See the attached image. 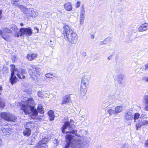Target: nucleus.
<instances>
[{
  "label": "nucleus",
  "mask_w": 148,
  "mask_h": 148,
  "mask_svg": "<svg viewBox=\"0 0 148 148\" xmlns=\"http://www.w3.org/2000/svg\"><path fill=\"white\" fill-rule=\"evenodd\" d=\"M24 100L25 101V103L22 104L21 110H23L26 114H29L31 111L32 116H37L38 114V112L36 109H34V106L35 103L33 99L31 97H25Z\"/></svg>",
  "instance_id": "f257e3e1"
},
{
  "label": "nucleus",
  "mask_w": 148,
  "mask_h": 148,
  "mask_svg": "<svg viewBox=\"0 0 148 148\" xmlns=\"http://www.w3.org/2000/svg\"><path fill=\"white\" fill-rule=\"evenodd\" d=\"M62 34L65 38L71 43L74 44L76 42L78 38L77 35L68 25L64 26Z\"/></svg>",
  "instance_id": "f03ea898"
},
{
  "label": "nucleus",
  "mask_w": 148,
  "mask_h": 148,
  "mask_svg": "<svg viewBox=\"0 0 148 148\" xmlns=\"http://www.w3.org/2000/svg\"><path fill=\"white\" fill-rule=\"evenodd\" d=\"M75 125L72 124H70L69 121H66L64 123V124L62 128V132L64 133L66 129H67L68 131L66 132V139H73L74 136V134H75L77 132V131L75 129Z\"/></svg>",
  "instance_id": "7ed1b4c3"
},
{
  "label": "nucleus",
  "mask_w": 148,
  "mask_h": 148,
  "mask_svg": "<svg viewBox=\"0 0 148 148\" xmlns=\"http://www.w3.org/2000/svg\"><path fill=\"white\" fill-rule=\"evenodd\" d=\"M12 73L11 74L10 78V82L11 84L13 85L16 82L18 79L14 75L16 74L17 76L20 79H23L25 78V75L26 73V71L23 69L19 68L17 70L12 71Z\"/></svg>",
  "instance_id": "20e7f679"
},
{
  "label": "nucleus",
  "mask_w": 148,
  "mask_h": 148,
  "mask_svg": "<svg viewBox=\"0 0 148 148\" xmlns=\"http://www.w3.org/2000/svg\"><path fill=\"white\" fill-rule=\"evenodd\" d=\"M90 79V75L88 74H85L82 77L81 80L79 92L83 95H84L87 91L86 83L89 81Z\"/></svg>",
  "instance_id": "39448f33"
},
{
  "label": "nucleus",
  "mask_w": 148,
  "mask_h": 148,
  "mask_svg": "<svg viewBox=\"0 0 148 148\" xmlns=\"http://www.w3.org/2000/svg\"><path fill=\"white\" fill-rule=\"evenodd\" d=\"M23 10L21 11L25 14V17L29 19H31V17L34 18L38 15L37 12L31 8L28 9L24 7Z\"/></svg>",
  "instance_id": "423d86ee"
},
{
  "label": "nucleus",
  "mask_w": 148,
  "mask_h": 148,
  "mask_svg": "<svg viewBox=\"0 0 148 148\" xmlns=\"http://www.w3.org/2000/svg\"><path fill=\"white\" fill-rule=\"evenodd\" d=\"M40 71V69L37 67L29 69V72L30 77L34 80H37L39 76Z\"/></svg>",
  "instance_id": "0eeeda50"
},
{
  "label": "nucleus",
  "mask_w": 148,
  "mask_h": 148,
  "mask_svg": "<svg viewBox=\"0 0 148 148\" xmlns=\"http://www.w3.org/2000/svg\"><path fill=\"white\" fill-rule=\"evenodd\" d=\"M1 117L5 120L14 122L16 117L12 115L8 112H1L0 114Z\"/></svg>",
  "instance_id": "6e6552de"
},
{
  "label": "nucleus",
  "mask_w": 148,
  "mask_h": 148,
  "mask_svg": "<svg viewBox=\"0 0 148 148\" xmlns=\"http://www.w3.org/2000/svg\"><path fill=\"white\" fill-rule=\"evenodd\" d=\"M19 32L21 33V35L26 36H29L32 34L31 28L28 27L27 28H22L20 29Z\"/></svg>",
  "instance_id": "1a4fd4ad"
},
{
  "label": "nucleus",
  "mask_w": 148,
  "mask_h": 148,
  "mask_svg": "<svg viewBox=\"0 0 148 148\" xmlns=\"http://www.w3.org/2000/svg\"><path fill=\"white\" fill-rule=\"evenodd\" d=\"M147 124H148V121L147 120H143L140 121L139 120L138 123H136V129L137 130L139 128L141 127L143 125Z\"/></svg>",
  "instance_id": "9d476101"
},
{
  "label": "nucleus",
  "mask_w": 148,
  "mask_h": 148,
  "mask_svg": "<svg viewBox=\"0 0 148 148\" xmlns=\"http://www.w3.org/2000/svg\"><path fill=\"white\" fill-rule=\"evenodd\" d=\"M70 101L69 95H66L63 97L61 104L62 105L66 104L69 103Z\"/></svg>",
  "instance_id": "9b49d317"
},
{
  "label": "nucleus",
  "mask_w": 148,
  "mask_h": 148,
  "mask_svg": "<svg viewBox=\"0 0 148 148\" xmlns=\"http://www.w3.org/2000/svg\"><path fill=\"white\" fill-rule=\"evenodd\" d=\"M46 140L45 139L42 140L41 141L39 142L34 148H43V147H46Z\"/></svg>",
  "instance_id": "f8f14e48"
},
{
  "label": "nucleus",
  "mask_w": 148,
  "mask_h": 148,
  "mask_svg": "<svg viewBox=\"0 0 148 148\" xmlns=\"http://www.w3.org/2000/svg\"><path fill=\"white\" fill-rule=\"evenodd\" d=\"M148 29V24L145 23L141 25L138 28V30L140 32L145 31Z\"/></svg>",
  "instance_id": "ddd939ff"
},
{
  "label": "nucleus",
  "mask_w": 148,
  "mask_h": 148,
  "mask_svg": "<svg viewBox=\"0 0 148 148\" xmlns=\"http://www.w3.org/2000/svg\"><path fill=\"white\" fill-rule=\"evenodd\" d=\"M133 115L132 113L127 112L125 116V119L127 121L133 120Z\"/></svg>",
  "instance_id": "4468645a"
},
{
  "label": "nucleus",
  "mask_w": 148,
  "mask_h": 148,
  "mask_svg": "<svg viewBox=\"0 0 148 148\" xmlns=\"http://www.w3.org/2000/svg\"><path fill=\"white\" fill-rule=\"evenodd\" d=\"M1 129L3 133H8L10 130V129L8 125L3 126Z\"/></svg>",
  "instance_id": "2eb2a0df"
},
{
  "label": "nucleus",
  "mask_w": 148,
  "mask_h": 148,
  "mask_svg": "<svg viewBox=\"0 0 148 148\" xmlns=\"http://www.w3.org/2000/svg\"><path fill=\"white\" fill-rule=\"evenodd\" d=\"M37 56V55L34 53L29 54L27 55V58L29 60H32L34 59Z\"/></svg>",
  "instance_id": "dca6fc26"
},
{
  "label": "nucleus",
  "mask_w": 148,
  "mask_h": 148,
  "mask_svg": "<svg viewBox=\"0 0 148 148\" xmlns=\"http://www.w3.org/2000/svg\"><path fill=\"white\" fill-rule=\"evenodd\" d=\"M64 7L67 11H70L72 10V7L71 4L70 2H68L65 3Z\"/></svg>",
  "instance_id": "f3484780"
},
{
  "label": "nucleus",
  "mask_w": 148,
  "mask_h": 148,
  "mask_svg": "<svg viewBox=\"0 0 148 148\" xmlns=\"http://www.w3.org/2000/svg\"><path fill=\"white\" fill-rule=\"evenodd\" d=\"M124 77V75L123 74H120L118 75L117 77V80L119 84L122 83V82Z\"/></svg>",
  "instance_id": "a211bd4d"
},
{
  "label": "nucleus",
  "mask_w": 148,
  "mask_h": 148,
  "mask_svg": "<svg viewBox=\"0 0 148 148\" xmlns=\"http://www.w3.org/2000/svg\"><path fill=\"white\" fill-rule=\"evenodd\" d=\"M48 115L50 117V120L51 121L54 119L55 116L54 115V112L52 110L49 111L48 112Z\"/></svg>",
  "instance_id": "6ab92c4d"
},
{
  "label": "nucleus",
  "mask_w": 148,
  "mask_h": 148,
  "mask_svg": "<svg viewBox=\"0 0 148 148\" xmlns=\"http://www.w3.org/2000/svg\"><path fill=\"white\" fill-rule=\"evenodd\" d=\"M17 1H16L14 2V3H12L13 6L17 7L18 8H20L21 11L23 10V8L24 6L21 5H19L17 3Z\"/></svg>",
  "instance_id": "aec40b11"
},
{
  "label": "nucleus",
  "mask_w": 148,
  "mask_h": 148,
  "mask_svg": "<svg viewBox=\"0 0 148 148\" xmlns=\"http://www.w3.org/2000/svg\"><path fill=\"white\" fill-rule=\"evenodd\" d=\"M1 36L6 41H9L10 40V35L8 34H5L3 33Z\"/></svg>",
  "instance_id": "412c9836"
},
{
  "label": "nucleus",
  "mask_w": 148,
  "mask_h": 148,
  "mask_svg": "<svg viewBox=\"0 0 148 148\" xmlns=\"http://www.w3.org/2000/svg\"><path fill=\"white\" fill-rule=\"evenodd\" d=\"M38 110L40 113H43L44 112V108H42V105L41 104H38Z\"/></svg>",
  "instance_id": "4be33fe9"
},
{
  "label": "nucleus",
  "mask_w": 148,
  "mask_h": 148,
  "mask_svg": "<svg viewBox=\"0 0 148 148\" xmlns=\"http://www.w3.org/2000/svg\"><path fill=\"white\" fill-rule=\"evenodd\" d=\"M123 110V107L122 106H118L115 107V112L116 114L120 112Z\"/></svg>",
  "instance_id": "5701e85b"
},
{
  "label": "nucleus",
  "mask_w": 148,
  "mask_h": 148,
  "mask_svg": "<svg viewBox=\"0 0 148 148\" xmlns=\"http://www.w3.org/2000/svg\"><path fill=\"white\" fill-rule=\"evenodd\" d=\"M31 132L30 129H25L23 132V134L25 136H29L31 134Z\"/></svg>",
  "instance_id": "b1692460"
},
{
  "label": "nucleus",
  "mask_w": 148,
  "mask_h": 148,
  "mask_svg": "<svg viewBox=\"0 0 148 148\" xmlns=\"http://www.w3.org/2000/svg\"><path fill=\"white\" fill-rule=\"evenodd\" d=\"M79 114L82 117L84 118L86 116V111L85 110H81L79 112Z\"/></svg>",
  "instance_id": "393cba45"
},
{
  "label": "nucleus",
  "mask_w": 148,
  "mask_h": 148,
  "mask_svg": "<svg viewBox=\"0 0 148 148\" xmlns=\"http://www.w3.org/2000/svg\"><path fill=\"white\" fill-rule=\"evenodd\" d=\"M32 123L30 122L26 123L25 126V129H30V128H32Z\"/></svg>",
  "instance_id": "a878e982"
},
{
  "label": "nucleus",
  "mask_w": 148,
  "mask_h": 148,
  "mask_svg": "<svg viewBox=\"0 0 148 148\" xmlns=\"http://www.w3.org/2000/svg\"><path fill=\"white\" fill-rule=\"evenodd\" d=\"M10 28L12 29L13 31H14L16 32L17 31H18L19 30L17 28V26L14 24H12L10 26Z\"/></svg>",
  "instance_id": "bb28decb"
},
{
  "label": "nucleus",
  "mask_w": 148,
  "mask_h": 148,
  "mask_svg": "<svg viewBox=\"0 0 148 148\" xmlns=\"http://www.w3.org/2000/svg\"><path fill=\"white\" fill-rule=\"evenodd\" d=\"M85 11L84 7L83 5L82 6V8L80 13V16H84Z\"/></svg>",
  "instance_id": "cd10ccee"
},
{
  "label": "nucleus",
  "mask_w": 148,
  "mask_h": 148,
  "mask_svg": "<svg viewBox=\"0 0 148 148\" xmlns=\"http://www.w3.org/2000/svg\"><path fill=\"white\" fill-rule=\"evenodd\" d=\"M111 41V39L110 38H106L103 41V43L104 44H106Z\"/></svg>",
  "instance_id": "c85d7f7f"
},
{
  "label": "nucleus",
  "mask_w": 148,
  "mask_h": 148,
  "mask_svg": "<svg viewBox=\"0 0 148 148\" xmlns=\"http://www.w3.org/2000/svg\"><path fill=\"white\" fill-rule=\"evenodd\" d=\"M5 106L3 100L0 97V107L2 108H3Z\"/></svg>",
  "instance_id": "c756f323"
},
{
  "label": "nucleus",
  "mask_w": 148,
  "mask_h": 148,
  "mask_svg": "<svg viewBox=\"0 0 148 148\" xmlns=\"http://www.w3.org/2000/svg\"><path fill=\"white\" fill-rule=\"evenodd\" d=\"M140 114L139 113H136L134 114V122H136V120L138 119L139 118Z\"/></svg>",
  "instance_id": "7c9ffc66"
},
{
  "label": "nucleus",
  "mask_w": 148,
  "mask_h": 148,
  "mask_svg": "<svg viewBox=\"0 0 148 148\" xmlns=\"http://www.w3.org/2000/svg\"><path fill=\"white\" fill-rule=\"evenodd\" d=\"M3 33H11L12 31L10 29L8 28H4L3 30Z\"/></svg>",
  "instance_id": "2f4dec72"
},
{
  "label": "nucleus",
  "mask_w": 148,
  "mask_h": 148,
  "mask_svg": "<svg viewBox=\"0 0 148 148\" xmlns=\"http://www.w3.org/2000/svg\"><path fill=\"white\" fill-rule=\"evenodd\" d=\"M84 20V16H80V23L81 25L83 24Z\"/></svg>",
  "instance_id": "473e14b6"
},
{
  "label": "nucleus",
  "mask_w": 148,
  "mask_h": 148,
  "mask_svg": "<svg viewBox=\"0 0 148 148\" xmlns=\"http://www.w3.org/2000/svg\"><path fill=\"white\" fill-rule=\"evenodd\" d=\"M107 111L108 112L110 115H111L112 114H116V113H115V111L113 110L112 109H108L107 110Z\"/></svg>",
  "instance_id": "72a5a7b5"
},
{
  "label": "nucleus",
  "mask_w": 148,
  "mask_h": 148,
  "mask_svg": "<svg viewBox=\"0 0 148 148\" xmlns=\"http://www.w3.org/2000/svg\"><path fill=\"white\" fill-rule=\"evenodd\" d=\"M45 76L47 78H52L53 75L50 73H47L45 74Z\"/></svg>",
  "instance_id": "f704fd0d"
},
{
  "label": "nucleus",
  "mask_w": 148,
  "mask_h": 148,
  "mask_svg": "<svg viewBox=\"0 0 148 148\" xmlns=\"http://www.w3.org/2000/svg\"><path fill=\"white\" fill-rule=\"evenodd\" d=\"M121 148H130V146L127 143L124 144Z\"/></svg>",
  "instance_id": "c9c22d12"
},
{
  "label": "nucleus",
  "mask_w": 148,
  "mask_h": 148,
  "mask_svg": "<svg viewBox=\"0 0 148 148\" xmlns=\"http://www.w3.org/2000/svg\"><path fill=\"white\" fill-rule=\"evenodd\" d=\"M11 66V74L12 73V71L14 70H18V69H15V66L14 64H12L10 65Z\"/></svg>",
  "instance_id": "e433bc0d"
},
{
  "label": "nucleus",
  "mask_w": 148,
  "mask_h": 148,
  "mask_svg": "<svg viewBox=\"0 0 148 148\" xmlns=\"http://www.w3.org/2000/svg\"><path fill=\"white\" fill-rule=\"evenodd\" d=\"M144 99L145 103H148V95H146L144 96Z\"/></svg>",
  "instance_id": "4c0bfd02"
},
{
  "label": "nucleus",
  "mask_w": 148,
  "mask_h": 148,
  "mask_svg": "<svg viewBox=\"0 0 148 148\" xmlns=\"http://www.w3.org/2000/svg\"><path fill=\"white\" fill-rule=\"evenodd\" d=\"M38 96L40 97H43V93L40 91H39L37 93Z\"/></svg>",
  "instance_id": "58836bf2"
},
{
  "label": "nucleus",
  "mask_w": 148,
  "mask_h": 148,
  "mask_svg": "<svg viewBox=\"0 0 148 148\" xmlns=\"http://www.w3.org/2000/svg\"><path fill=\"white\" fill-rule=\"evenodd\" d=\"M14 34H15V36H16L17 37H19L20 36H23V35H21V33L20 32H16Z\"/></svg>",
  "instance_id": "ea45409f"
},
{
  "label": "nucleus",
  "mask_w": 148,
  "mask_h": 148,
  "mask_svg": "<svg viewBox=\"0 0 148 148\" xmlns=\"http://www.w3.org/2000/svg\"><path fill=\"white\" fill-rule=\"evenodd\" d=\"M145 109L146 111H148V103H145Z\"/></svg>",
  "instance_id": "a19ab883"
},
{
  "label": "nucleus",
  "mask_w": 148,
  "mask_h": 148,
  "mask_svg": "<svg viewBox=\"0 0 148 148\" xmlns=\"http://www.w3.org/2000/svg\"><path fill=\"white\" fill-rule=\"evenodd\" d=\"M80 5V2L79 1H77L76 5V7L77 8H79Z\"/></svg>",
  "instance_id": "79ce46f5"
},
{
  "label": "nucleus",
  "mask_w": 148,
  "mask_h": 148,
  "mask_svg": "<svg viewBox=\"0 0 148 148\" xmlns=\"http://www.w3.org/2000/svg\"><path fill=\"white\" fill-rule=\"evenodd\" d=\"M143 80L148 82V77H144L143 78Z\"/></svg>",
  "instance_id": "37998d69"
},
{
  "label": "nucleus",
  "mask_w": 148,
  "mask_h": 148,
  "mask_svg": "<svg viewBox=\"0 0 148 148\" xmlns=\"http://www.w3.org/2000/svg\"><path fill=\"white\" fill-rule=\"evenodd\" d=\"M145 146L147 147H148V139L146 140V143H145Z\"/></svg>",
  "instance_id": "c03bdc74"
},
{
  "label": "nucleus",
  "mask_w": 148,
  "mask_h": 148,
  "mask_svg": "<svg viewBox=\"0 0 148 148\" xmlns=\"http://www.w3.org/2000/svg\"><path fill=\"white\" fill-rule=\"evenodd\" d=\"M2 10H0V19L2 17Z\"/></svg>",
  "instance_id": "a18cd8bd"
},
{
  "label": "nucleus",
  "mask_w": 148,
  "mask_h": 148,
  "mask_svg": "<svg viewBox=\"0 0 148 148\" xmlns=\"http://www.w3.org/2000/svg\"><path fill=\"white\" fill-rule=\"evenodd\" d=\"M145 70H148V63L145 65Z\"/></svg>",
  "instance_id": "49530a36"
},
{
  "label": "nucleus",
  "mask_w": 148,
  "mask_h": 148,
  "mask_svg": "<svg viewBox=\"0 0 148 148\" xmlns=\"http://www.w3.org/2000/svg\"><path fill=\"white\" fill-rule=\"evenodd\" d=\"M2 87L1 86H0V95H1V92L2 91Z\"/></svg>",
  "instance_id": "de8ad7c7"
},
{
  "label": "nucleus",
  "mask_w": 148,
  "mask_h": 148,
  "mask_svg": "<svg viewBox=\"0 0 148 148\" xmlns=\"http://www.w3.org/2000/svg\"><path fill=\"white\" fill-rule=\"evenodd\" d=\"M34 29L37 30V33H38V30H39L38 28L37 27H34Z\"/></svg>",
  "instance_id": "09e8293b"
},
{
  "label": "nucleus",
  "mask_w": 148,
  "mask_h": 148,
  "mask_svg": "<svg viewBox=\"0 0 148 148\" xmlns=\"http://www.w3.org/2000/svg\"><path fill=\"white\" fill-rule=\"evenodd\" d=\"M16 60V58L15 57L12 58V60L13 62H15Z\"/></svg>",
  "instance_id": "8fccbe9b"
},
{
  "label": "nucleus",
  "mask_w": 148,
  "mask_h": 148,
  "mask_svg": "<svg viewBox=\"0 0 148 148\" xmlns=\"http://www.w3.org/2000/svg\"><path fill=\"white\" fill-rule=\"evenodd\" d=\"M25 91L26 92L27 94H30V92H29V91H28L27 90H25Z\"/></svg>",
  "instance_id": "3c124183"
},
{
  "label": "nucleus",
  "mask_w": 148,
  "mask_h": 148,
  "mask_svg": "<svg viewBox=\"0 0 148 148\" xmlns=\"http://www.w3.org/2000/svg\"><path fill=\"white\" fill-rule=\"evenodd\" d=\"M3 33L2 32L1 30H0V36H1Z\"/></svg>",
  "instance_id": "603ef678"
},
{
  "label": "nucleus",
  "mask_w": 148,
  "mask_h": 148,
  "mask_svg": "<svg viewBox=\"0 0 148 148\" xmlns=\"http://www.w3.org/2000/svg\"><path fill=\"white\" fill-rule=\"evenodd\" d=\"M72 122H73V120H70V122H69V123H70V124H72Z\"/></svg>",
  "instance_id": "864d4df0"
},
{
  "label": "nucleus",
  "mask_w": 148,
  "mask_h": 148,
  "mask_svg": "<svg viewBox=\"0 0 148 148\" xmlns=\"http://www.w3.org/2000/svg\"><path fill=\"white\" fill-rule=\"evenodd\" d=\"M2 141L1 139H0V146L2 145Z\"/></svg>",
  "instance_id": "5fc2aeb1"
},
{
  "label": "nucleus",
  "mask_w": 148,
  "mask_h": 148,
  "mask_svg": "<svg viewBox=\"0 0 148 148\" xmlns=\"http://www.w3.org/2000/svg\"><path fill=\"white\" fill-rule=\"evenodd\" d=\"M20 25H21V26H23V25H24L23 24V23H20Z\"/></svg>",
  "instance_id": "6e6d98bb"
},
{
  "label": "nucleus",
  "mask_w": 148,
  "mask_h": 148,
  "mask_svg": "<svg viewBox=\"0 0 148 148\" xmlns=\"http://www.w3.org/2000/svg\"><path fill=\"white\" fill-rule=\"evenodd\" d=\"M111 58V56H109L108 58V59L109 60H110V59Z\"/></svg>",
  "instance_id": "4d7b16f0"
},
{
  "label": "nucleus",
  "mask_w": 148,
  "mask_h": 148,
  "mask_svg": "<svg viewBox=\"0 0 148 148\" xmlns=\"http://www.w3.org/2000/svg\"><path fill=\"white\" fill-rule=\"evenodd\" d=\"M52 42V41L51 40L50 41V42Z\"/></svg>",
  "instance_id": "13d9d810"
},
{
  "label": "nucleus",
  "mask_w": 148,
  "mask_h": 148,
  "mask_svg": "<svg viewBox=\"0 0 148 148\" xmlns=\"http://www.w3.org/2000/svg\"><path fill=\"white\" fill-rule=\"evenodd\" d=\"M51 47L52 48H53V46H51Z\"/></svg>",
  "instance_id": "bf43d9fd"
},
{
  "label": "nucleus",
  "mask_w": 148,
  "mask_h": 148,
  "mask_svg": "<svg viewBox=\"0 0 148 148\" xmlns=\"http://www.w3.org/2000/svg\"><path fill=\"white\" fill-rule=\"evenodd\" d=\"M32 143H31L30 145H32Z\"/></svg>",
  "instance_id": "052dcab7"
},
{
  "label": "nucleus",
  "mask_w": 148,
  "mask_h": 148,
  "mask_svg": "<svg viewBox=\"0 0 148 148\" xmlns=\"http://www.w3.org/2000/svg\"><path fill=\"white\" fill-rule=\"evenodd\" d=\"M5 68H3V69H5Z\"/></svg>",
  "instance_id": "680f3d73"
},
{
  "label": "nucleus",
  "mask_w": 148,
  "mask_h": 148,
  "mask_svg": "<svg viewBox=\"0 0 148 148\" xmlns=\"http://www.w3.org/2000/svg\"><path fill=\"white\" fill-rule=\"evenodd\" d=\"M43 139H45V138H44Z\"/></svg>",
  "instance_id": "e2e57ef3"
},
{
  "label": "nucleus",
  "mask_w": 148,
  "mask_h": 148,
  "mask_svg": "<svg viewBox=\"0 0 148 148\" xmlns=\"http://www.w3.org/2000/svg\"><path fill=\"white\" fill-rule=\"evenodd\" d=\"M130 148H131V147H130Z\"/></svg>",
  "instance_id": "0e129e2a"
}]
</instances>
